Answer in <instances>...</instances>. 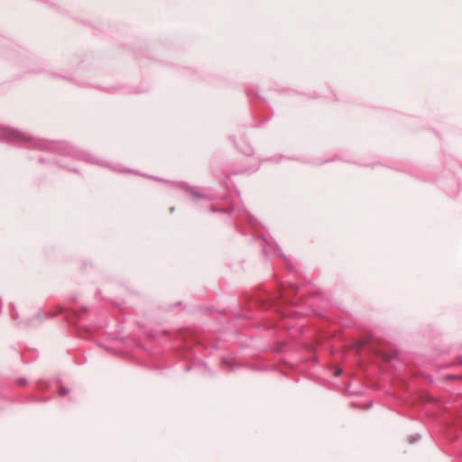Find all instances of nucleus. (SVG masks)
<instances>
[{"instance_id": "2", "label": "nucleus", "mask_w": 462, "mask_h": 462, "mask_svg": "<svg viewBox=\"0 0 462 462\" xmlns=\"http://www.w3.org/2000/svg\"><path fill=\"white\" fill-rule=\"evenodd\" d=\"M375 353H376L378 356H380L383 360L388 361V360H390V359L392 358V356H386V355L383 354L382 352L375 351Z\"/></svg>"}, {"instance_id": "1", "label": "nucleus", "mask_w": 462, "mask_h": 462, "mask_svg": "<svg viewBox=\"0 0 462 462\" xmlns=\"http://www.w3.org/2000/svg\"><path fill=\"white\" fill-rule=\"evenodd\" d=\"M369 344H370V341H369V340L358 341V342H356V344L355 345V347H356L357 350H360V349H362V347H364L365 346L369 345Z\"/></svg>"}, {"instance_id": "3", "label": "nucleus", "mask_w": 462, "mask_h": 462, "mask_svg": "<svg viewBox=\"0 0 462 462\" xmlns=\"http://www.w3.org/2000/svg\"><path fill=\"white\" fill-rule=\"evenodd\" d=\"M341 374V370L340 369H337L335 373H334V375L335 376H339Z\"/></svg>"}]
</instances>
